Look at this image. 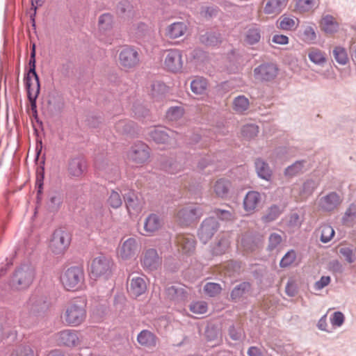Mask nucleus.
Wrapping results in <instances>:
<instances>
[{
	"label": "nucleus",
	"mask_w": 356,
	"mask_h": 356,
	"mask_svg": "<svg viewBox=\"0 0 356 356\" xmlns=\"http://www.w3.org/2000/svg\"><path fill=\"white\" fill-rule=\"evenodd\" d=\"M177 243L181 248L184 254H190L194 252L195 248V237L191 234L179 235L177 238Z\"/></svg>",
	"instance_id": "b1692460"
},
{
	"label": "nucleus",
	"mask_w": 356,
	"mask_h": 356,
	"mask_svg": "<svg viewBox=\"0 0 356 356\" xmlns=\"http://www.w3.org/2000/svg\"><path fill=\"white\" fill-rule=\"evenodd\" d=\"M85 274L82 268L72 266L68 268L61 275L60 281L67 291H76L84 282Z\"/></svg>",
	"instance_id": "f03ea898"
},
{
	"label": "nucleus",
	"mask_w": 356,
	"mask_h": 356,
	"mask_svg": "<svg viewBox=\"0 0 356 356\" xmlns=\"http://www.w3.org/2000/svg\"><path fill=\"white\" fill-rule=\"evenodd\" d=\"M143 267L149 271H152L159 266L161 261L157 251L150 248L145 251L141 261Z\"/></svg>",
	"instance_id": "6ab92c4d"
},
{
	"label": "nucleus",
	"mask_w": 356,
	"mask_h": 356,
	"mask_svg": "<svg viewBox=\"0 0 356 356\" xmlns=\"http://www.w3.org/2000/svg\"><path fill=\"white\" fill-rule=\"evenodd\" d=\"M165 293L168 299L175 302H183L187 298V292L184 286L180 284L168 286L165 289Z\"/></svg>",
	"instance_id": "4be33fe9"
},
{
	"label": "nucleus",
	"mask_w": 356,
	"mask_h": 356,
	"mask_svg": "<svg viewBox=\"0 0 356 356\" xmlns=\"http://www.w3.org/2000/svg\"><path fill=\"white\" fill-rule=\"evenodd\" d=\"M311 62L318 65H323L327 60L325 53L318 49H312L308 54Z\"/></svg>",
	"instance_id": "c03bdc74"
},
{
	"label": "nucleus",
	"mask_w": 356,
	"mask_h": 356,
	"mask_svg": "<svg viewBox=\"0 0 356 356\" xmlns=\"http://www.w3.org/2000/svg\"><path fill=\"white\" fill-rule=\"evenodd\" d=\"M147 285L143 278L140 277H133L131 280L129 291L136 297H138L145 292Z\"/></svg>",
	"instance_id": "2f4dec72"
},
{
	"label": "nucleus",
	"mask_w": 356,
	"mask_h": 356,
	"mask_svg": "<svg viewBox=\"0 0 356 356\" xmlns=\"http://www.w3.org/2000/svg\"><path fill=\"white\" fill-rule=\"evenodd\" d=\"M107 203L113 209L120 207L122 204V200L120 193L113 190L107 199Z\"/></svg>",
	"instance_id": "13d9d810"
},
{
	"label": "nucleus",
	"mask_w": 356,
	"mask_h": 356,
	"mask_svg": "<svg viewBox=\"0 0 356 356\" xmlns=\"http://www.w3.org/2000/svg\"><path fill=\"white\" fill-rule=\"evenodd\" d=\"M259 133V127L254 124H245L241 130L242 136L250 140L257 136Z\"/></svg>",
	"instance_id": "864d4df0"
},
{
	"label": "nucleus",
	"mask_w": 356,
	"mask_h": 356,
	"mask_svg": "<svg viewBox=\"0 0 356 356\" xmlns=\"http://www.w3.org/2000/svg\"><path fill=\"white\" fill-rule=\"evenodd\" d=\"M149 137L156 143H172L177 141L179 136L174 131L163 127H156L149 132Z\"/></svg>",
	"instance_id": "ddd939ff"
},
{
	"label": "nucleus",
	"mask_w": 356,
	"mask_h": 356,
	"mask_svg": "<svg viewBox=\"0 0 356 356\" xmlns=\"http://www.w3.org/2000/svg\"><path fill=\"white\" fill-rule=\"evenodd\" d=\"M161 168L170 174H176L181 171L183 167L181 164L176 161L170 159L162 162Z\"/></svg>",
	"instance_id": "8fccbe9b"
},
{
	"label": "nucleus",
	"mask_w": 356,
	"mask_h": 356,
	"mask_svg": "<svg viewBox=\"0 0 356 356\" xmlns=\"http://www.w3.org/2000/svg\"><path fill=\"white\" fill-rule=\"evenodd\" d=\"M124 203L129 215H137L143 209V200L140 195L130 191L124 196Z\"/></svg>",
	"instance_id": "2eb2a0df"
},
{
	"label": "nucleus",
	"mask_w": 356,
	"mask_h": 356,
	"mask_svg": "<svg viewBox=\"0 0 356 356\" xmlns=\"http://www.w3.org/2000/svg\"><path fill=\"white\" fill-rule=\"evenodd\" d=\"M87 170V162L84 157H72L67 163V172L72 178H81Z\"/></svg>",
	"instance_id": "9b49d317"
},
{
	"label": "nucleus",
	"mask_w": 356,
	"mask_h": 356,
	"mask_svg": "<svg viewBox=\"0 0 356 356\" xmlns=\"http://www.w3.org/2000/svg\"><path fill=\"white\" fill-rule=\"evenodd\" d=\"M261 38V27L257 23H252L246 26L244 40L249 45H254Z\"/></svg>",
	"instance_id": "412c9836"
},
{
	"label": "nucleus",
	"mask_w": 356,
	"mask_h": 356,
	"mask_svg": "<svg viewBox=\"0 0 356 356\" xmlns=\"http://www.w3.org/2000/svg\"><path fill=\"white\" fill-rule=\"evenodd\" d=\"M44 178V169L43 167H40L37 170L36 172V180H35V188L37 189L38 197L42 193L43 185Z\"/></svg>",
	"instance_id": "680f3d73"
},
{
	"label": "nucleus",
	"mask_w": 356,
	"mask_h": 356,
	"mask_svg": "<svg viewBox=\"0 0 356 356\" xmlns=\"http://www.w3.org/2000/svg\"><path fill=\"white\" fill-rule=\"evenodd\" d=\"M278 70V67L275 63H262L254 69V76L259 81L269 82L276 78Z\"/></svg>",
	"instance_id": "1a4fd4ad"
},
{
	"label": "nucleus",
	"mask_w": 356,
	"mask_h": 356,
	"mask_svg": "<svg viewBox=\"0 0 356 356\" xmlns=\"http://www.w3.org/2000/svg\"><path fill=\"white\" fill-rule=\"evenodd\" d=\"M318 183L313 179H308L304 182L302 187V193L305 195H310L318 187Z\"/></svg>",
	"instance_id": "338daca9"
},
{
	"label": "nucleus",
	"mask_w": 356,
	"mask_h": 356,
	"mask_svg": "<svg viewBox=\"0 0 356 356\" xmlns=\"http://www.w3.org/2000/svg\"><path fill=\"white\" fill-rule=\"evenodd\" d=\"M207 303L205 301H197L191 304L190 310L194 314H203L207 311Z\"/></svg>",
	"instance_id": "0e129e2a"
},
{
	"label": "nucleus",
	"mask_w": 356,
	"mask_h": 356,
	"mask_svg": "<svg viewBox=\"0 0 356 356\" xmlns=\"http://www.w3.org/2000/svg\"><path fill=\"white\" fill-rule=\"evenodd\" d=\"M339 29L338 23L331 15H326L323 17V29L327 33H333Z\"/></svg>",
	"instance_id": "37998d69"
},
{
	"label": "nucleus",
	"mask_w": 356,
	"mask_h": 356,
	"mask_svg": "<svg viewBox=\"0 0 356 356\" xmlns=\"http://www.w3.org/2000/svg\"><path fill=\"white\" fill-rule=\"evenodd\" d=\"M26 307L33 314H36L40 312H42L47 309L48 307L47 298L44 296L35 291L31 295L26 303Z\"/></svg>",
	"instance_id": "dca6fc26"
},
{
	"label": "nucleus",
	"mask_w": 356,
	"mask_h": 356,
	"mask_svg": "<svg viewBox=\"0 0 356 356\" xmlns=\"http://www.w3.org/2000/svg\"><path fill=\"white\" fill-rule=\"evenodd\" d=\"M251 289V285L248 282H243L236 285L231 291L230 297L234 302L238 301Z\"/></svg>",
	"instance_id": "473e14b6"
},
{
	"label": "nucleus",
	"mask_w": 356,
	"mask_h": 356,
	"mask_svg": "<svg viewBox=\"0 0 356 356\" xmlns=\"http://www.w3.org/2000/svg\"><path fill=\"white\" fill-rule=\"evenodd\" d=\"M282 236L277 233H271L268 237V250L272 251L276 249L282 243Z\"/></svg>",
	"instance_id": "69168bd1"
},
{
	"label": "nucleus",
	"mask_w": 356,
	"mask_h": 356,
	"mask_svg": "<svg viewBox=\"0 0 356 356\" xmlns=\"http://www.w3.org/2000/svg\"><path fill=\"white\" fill-rule=\"evenodd\" d=\"M208 87L207 79L202 76H197L191 82V90L195 95H203Z\"/></svg>",
	"instance_id": "c9c22d12"
},
{
	"label": "nucleus",
	"mask_w": 356,
	"mask_h": 356,
	"mask_svg": "<svg viewBox=\"0 0 356 356\" xmlns=\"http://www.w3.org/2000/svg\"><path fill=\"white\" fill-rule=\"evenodd\" d=\"M222 291V287L220 284L214 282H207L204 286V293L209 297H216L220 294Z\"/></svg>",
	"instance_id": "6e6d98bb"
},
{
	"label": "nucleus",
	"mask_w": 356,
	"mask_h": 356,
	"mask_svg": "<svg viewBox=\"0 0 356 356\" xmlns=\"http://www.w3.org/2000/svg\"><path fill=\"white\" fill-rule=\"evenodd\" d=\"M305 161L304 160L296 161L295 163L288 166L284 170V175L286 177H295L302 172Z\"/></svg>",
	"instance_id": "de8ad7c7"
},
{
	"label": "nucleus",
	"mask_w": 356,
	"mask_h": 356,
	"mask_svg": "<svg viewBox=\"0 0 356 356\" xmlns=\"http://www.w3.org/2000/svg\"><path fill=\"white\" fill-rule=\"evenodd\" d=\"M200 42L207 46H217L222 42L221 35L217 32H206L200 35Z\"/></svg>",
	"instance_id": "72a5a7b5"
},
{
	"label": "nucleus",
	"mask_w": 356,
	"mask_h": 356,
	"mask_svg": "<svg viewBox=\"0 0 356 356\" xmlns=\"http://www.w3.org/2000/svg\"><path fill=\"white\" fill-rule=\"evenodd\" d=\"M204 214V211L200 206H189L180 209L177 217L182 226H188L198 220Z\"/></svg>",
	"instance_id": "423d86ee"
},
{
	"label": "nucleus",
	"mask_w": 356,
	"mask_h": 356,
	"mask_svg": "<svg viewBox=\"0 0 356 356\" xmlns=\"http://www.w3.org/2000/svg\"><path fill=\"white\" fill-rule=\"evenodd\" d=\"M296 10L300 13L309 12L314 6V0H295Z\"/></svg>",
	"instance_id": "5fc2aeb1"
},
{
	"label": "nucleus",
	"mask_w": 356,
	"mask_h": 356,
	"mask_svg": "<svg viewBox=\"0 0 356 356\" xmlns=\"http://www.w3.org/2000/svg\"><path fill=\"white\" fill-rule=\"evenodd\" d=\"M187 31V25L184 22H175L168 25L165 35L170 39H177L183 36Z\"/></svg>",
	"instance_id": "5701e85b"
},
{
	"label": "nucleus",
	"mask_w": 356,
	"mask_h": 356,
	"mask_svg": "<svg viewBox=\"0 0 356 356\" xmlns=\"http://www.w3.org/2000/svg\"><path fill=\"white\" fill-rule=\"evenodd\" d=\"M335 60L340 65H346L348 61L347 51L345 48L337 46L333 50Z\"/></svg>",
	"instance_id": "603ef678"
},
{
	"label": "nucleus",
	"mask_w": 356,
	"mask_h": 356,
	"mask_svg": "<svg viewBox=\"0 0 356 356\" xmlns=\"http://www.w3.org/2000/svg\"><path fill=\"white\" fill-rule=\"evenodd\" d=\"M58 341L67 347H75L80 343L79 332L74 330H64L58 332Z\"/></svg>",
	"instance_id": "f3484780"
},
{
	"label": "nucleus",
	"mask_w": 356,
	"mask_h": 356,
	"mask_svg": "<svg viewBox=\"0 0 356 356\" xmlns=\"http://www.w3.org/2000/svg\"><path fill=\"white\" fill-rule=\"evenodd\" d=\"M29 70L24 76V83H29L33 84L32 83V78L34 79L35 84H40V80L39 76L35 71V44H33L31 55H30V59L29 62Z\"/></svg>",
	"instance_id": "393cba45"
},
{
	"label": "nucleus",
	"mask_w": 356,
	"mask_h": 356,
	"mask_svg": "<svg viewBox=\"0 0 356 356\" xmlns=\"http://www.w3.org/2000/svg\"><path fill=\"white\" fill-rule=\"evenodd\" d=\"M289 0H264V13L268 15L277 16L286 7Z\"/></svg>",
	"instance_id": "aec40b11"
},
{
	"label": "nucleus",
	"mask_w": 356,
	"mask_h": 356,
	"mask_svg": "<svg viewBox=\"0 0 356 356\" xmlns=\"http://www.w3.org/2000/svg\"><path fill=\"white\" fill-rule=\"evenodd\" d=\"M184 113V110L181 106H172L167 113L166 118L170 121H176L180 119Z\"/></svg>",
	"instance_id": "bf43d9fd"
},
{
	"label": "nucleus",
	"mask_w": 356,
	"mask_h": 356,
	"mask_svg": "<svg viewBox=\"0 0 356 356\" xmlns=\"http://www.w3.org/2000/svg\"><path fill=\"white\" fill-rule=\"evenodd\" d=\"M113 266V262L110 258L101 254L92 261L91 276L95 278L100 277L108 278L112 273Z\"/></svg>",
	"instance_id": "39448f33"
},
{
	"label": "nucleus",
	"mask_w": 356,
	"mask_h": 356,
	"mask_svg": "<svg viewBox=\"0 0 356 356\" xmlns=\"http://www.w3.org/2000/svg\"><path fill=\"white\" fill-rule=\"evenodd\" d=\"M282 211L279 206L274 204L272 205L268 211V213L264 216V218L266 222H271L276 220L281 214Z\"/></svg>",
	"instance_id": "e2e57ef3"
},
{
	"label": "nucleus",
	"mask_w": 356,
	"mask_h": 356,
	"mask_svg": "<svg viewBox=\"0 0 356 356\" xmlns=\"http://www.w3.org/2000/svg\"><path fill=\"white\" fill-rule=\"evenodd\" d=\"M261 200V194L255 191L247 193L243 200L244 209L248 212H252L257 208Z\"/></svg>",
	"instance_id": "cd10ccee"
},
{
	"label": "nucleus",
	"mask_w": 356,
	"mask_h": 356,
	"mask_svg": "<svg viewBox=\"0 0 356 356\" xmlns=\"http://www.w3.org/2000/svg\"><path fill=\"white\" fill-rule=\"evenodd\" d=\"M139 252V246L134 238H127L120 246L119 255L122 259L135 257Z\"/></svg>",
	"instance_id": "a211bd4d"
},
{
	"label": "nucleus",
	"mask_w": 356,
	"mask_h": 356,
	"mask_svg": "<svg viewBox=\"0 0 356 356\" xmlns=\"http://www.w3.org/2000/svg\"><path fill=\"white\" fill-rule=\"evenodd\" d=\"M297 255L294 250H289L282 258L280 262L281 268H287L290 266L296 259Z\"/></svg>",
	"instance_id": "052dcab7"
},
{
	"label": "nucleus",
	"mask_w": 356,
	"mask_h": 356,
	"mask_svg": "<svg viewBox=\"0 0 356 356\" xmlns=\"http://www.w3.org/2000/svg\"><path fill=\"white\" fill-rule=\"evenodd\" d=\"M95 211L86 219V227L90 229H93L101 222L103 216V207L100 202L95 205Z\"/></svg>",
	"instance_id": "c85d7f7f"
},
{
	"label": "nucleus",
	"mask_w": 356,
	"mask_h": 356,
	"mask_svg": "<svg viewBox=\"0 0 356 356\" xmlns=\"http://www.w3.org/2000/svg\"><path fill=\"white\" fill-rule=\"evenodd\" d=\"M70 243V234L61 228L57 229L51 236L49 248L54 254H63L69 248Z\"/></svg>",
	"instance_id": "20e7f679"
},
{
	"label": "nucleus",
	"mask_w": 356,
	"mask_h": 356,
	"mask_svg": "<svg viewBox=\"0 0 356 356\" xmlns=\"http://www.w3.org/2000/svg\"><path fill=\"white\" fill-rule=\"evenodd\" d=\"M256 172L259 177L270 181L272 177V171L269 165L261 159H256L254 162Z\"/></svg>",
	"instance_id": "7c9ffc66"
},
{
	"label": "nucleus",
	"mask_w": 356,
	"mask_h": 356,
	"mask_svg": "<svg viewBox=\"0 0 356 356\" xmlns=\"http://www.w3.org/2000/svg\"><path fill=\"white\" fill-rule=\"evenodd\" d=\"M164 65L165 68L172 72H179L183 66L181 51L170 49L165 51Z\"/></svg>",
	"instance_id": "9d476101"
},
{
	"label": "nucleus",
	"mask_w": 356,
	"mask_h": 356,
	"mask_svg": "<svg viewBox=\"0 0 356 356\" xmlns=\"http://www.w3.org/2000/svg\"><path fill=\"white\" fill-rule=\"evenodd\" d=\"M137 341L142 346L151 348L156 346L158 337L151 331L143 330L137 336Z\"/></svg>",
	"instance_id": "bb28decb"
},
{
	"label": "nucleus",
	"mask_w": 356,
	"mask_h": 356,
	"mask_svg": "<svg viewBox=\"0 0 356 356\" xmlns=\"http://www.w3.org/2000/svg\"><path fill=\"white\" fill-rule=\"evenodd\" d=\"M249 99L244 95H239L233 101V108L237 113H243L249 108Z\"/></svg>",
	"instance_id": "09e8293b"
},
{
	"label": "nucleus",
	"mask_w": 356,
	"mask_h": 356,
	"mask_svg": "<svg viewBox=\"0 0 356 356\" xmlns=\"http://www.w3.org/2000/svg\"><path fill=\"white\" fill-rule=\"evenodd\" d=\"M231 182L225 179H220L217 180L214 185V191L216 194L220 197H225L227 196Z\"/></svg>",
	"instance_id": "58836bf2"
},
{
	"label": "nucleus",
	"mask_w": 356,
	"mask_h": 356,
	"mask_svg": "<svg viewBox=\"0 0 356 356\" xmlns=\"http://www.w3.org/2000/svg\"><path fill=\"white\" fill-rule=\"evenodd\" d=\"M316 27L315 24H309L303 26L302 32L300 33V39L307 44H313L316 39Z\"/></svg>",
	"instance_id": "4c0bfd02"
},
{
	"label": "nucleus",
	"mask_w": 356,
	"mask_h": 356,
	"mask_svg": "<svg viewBox=\"0 0 356 356\" xmlns=\"http://www.w3.org/2000/svg\"><path fill=\"white\" fill-rule=\"evenodd\" d=\"M161 227V220L159 216L155 213L149 214L144 222V230L147 234H151L159 230Z\"/></svg>",
	"instance_id": "c756f323"
},
{
	"label": "nucleus",
	"mask_w": 356,
	"mask_h": 356,
	"mask_svg": "<svg viewBox=\"0 0 356 356\" xmlns=\"http://www.w3.org/2000/svg\"><path fill=\"white\" fill-rule=\"evenodd\" d=\"M117 13L122 17H134L133 6L127 0L121 1L117 6Z\"/></svg>",
	"instance_id": "79ce46f5"
},
{
	"label": "nucleus",
	"mask_w": 356,
	"mask_h": 356,
	"mask_svg": "<svg viewBox=\"0 0 356 356\" xmlns=\"http://www.w3.org/2000/svg\"><path fill=\"white\" fill-rule=\"evenodd\" d=\"M63 201V195L58 191H54L49 194L48 207L51 211H57Z\"/></svg>",
	"instance_id": "ea45409f"
},
{
	"label": "nucleus",
	"mask_w": 356,
	"mask_h": 356,
	"mask_svg": "<svg viewBox=\"0 0 356 356\" xmlns=\"http://www.w3.org/2000/svg\"><path fill=\"white\" fill-rule=\"evenodd\" d=\"M35 275V269L31 264H22L13 272L8 285L13 291L26 290L33 282Z\"/></svg>",
	"instance_id": "f257e3e1"
},
{
	"label": "nucleus",
	"mask_w": 356,
	"mask_h": 356,
	"mask_svg": "<svg viewBox=\"0 0 356 356\" xmlns=\"http://www.w3.org/2000/svg\"><path fill=\"white\" fill-rule=\"evenodd\" d=\"M147 31V25L143 22H140L136 26H133L131 33L134 34V38L138 40L143 38Z\"/></svg>",
	"instance_id": "4d7b16f0"
},
{
	"label": "nucleus",
	"mask_w": 356,
	"mask_h": 356,
	"mask_svg": "<svg viewBox=\"0 0 356 356\" xmlns=\"http://www.w3.org/2000/svg\"><path fill=\"white\" fill-rule=\"evenodd\" d=\"M318 232H320V240L324 243L329 242L335 234L333 227L328 224L321 225L318 229Z\"/></svg>",
	"instance_id": "a18cd8bd"
},
{
	"label": "nucleus",
	"mask_w": 356,
	"mask_h": 356,
	"mask_svg": "<svg viewBox=\"0 0 356 356\" xmlns=\"http://www.w3.org/2000/svg\"><path fill=\"white\" fill-rule=\"evenodd\" d=\"M150 152L149 147L144 143L138 141L131 146L127 153L129 160L137 165L144 163L149 158Z\"/></svg>",
	"instance_id": "6e6552de"
},
{
	"label": "nucleus",
	"mask_w": 356,
	"mask_h": 356,
	"mask_svg": "<svg viewBox=\"0 0 356 356\" xmlns=\"http://www.w3.org/2000/svg\"><path fill=\"white\" fill-rule=\"evenodd\" d=\"M113 17L110 13H104L99 18V30L106 31L111 29L113 26Z\"/></svg>",
	"instance_id": "3c124183"
},
{
	"label": "nucleus",
	"mask_w": 356,
	"mask_h": 356,
	"mask_svg": "<svg viewBox=\"0 0 356 356\" xmlns=\"http://www.w3.org/2000/svg\"><path fill=\"white\" fill-rule=\"evenodd\" d=\"M298 24L299 19L297 17L284 14L277 21L276 26L282 31H291L296 30Z\"/></svg>",
	"instance_id": "a878e982"
},
{
	"label": "nucleus",
	"mask_w": 356,
	"mask_h": 356,
	"mask_svg": "<svg viewBox=\"0 0 356 356\" xmlns=\"http://www.w3.org/2000/svg\"><path fill=\"white\" fill-rule=\"evenodd\" d=\"M119 59L121 65L127 69L136 67L140 60L137 50L129 46H126L122 49Z\"/></svg>",
	"instance_id": "f8f14e48"
},
{
	"label": "nucleus",
	"mask_w": 356,
	"mask_h": 356,
	"mask_svg": "<svg viewBox=\"0 0 356 356\" xmlns=\"http://www.w3.org/2000/svg\"><path fill=\"white\" fill-rule=\"evenodd\" d=\"M298 288L295 279L291 277L288 280L285 286V293L289 297H294L298 293Z\"/></svg>",
	"instance_id": "774afa93"
},
{
	"label": "nucleus",
	"mask_w": 356,
	"mask_h": 356,
	"mask_svg": "<svg viewBox=\"0 0 356 356\" xmlns=\"http://www.w3.org/2000/svg\"><path fill=\"white\" fill-rule=\"evenodd\" d=\"M115 128L122 134L134 135L136 133V124L130 120H120L115 124Z\"/></svg>",
	"instance_id": "e433bc0d"
},
{
	"label": "nucleus",
	"mask_w": 356,
	"mask_h": 356,
	"mask_svg": "<svg viewBox=\"0 0 356 356\" xmlns=\"http://www.w3.org/2000/svg\"><path fill=\"white\" fill-rule=\"evenodd\" d=\"M342 200L337 192H330L318 200V208L325 212H331L337 209Z\"/></svg>",
	"instance_id": "4468645a"
},
{
	"label": "nucleus",
	"mask_w": 356,
	"mask_h": 356,
	"mask_svg": "<svg viewBox=\"0 0 356 356\" xmlns=\"http://www.w3.org/2000/svg\"><path fill=\"white\" fill-rule=\"evenodd\" d=\"M27 90L29 100L31 103V108L33 112L37 113L36 99L40 93V84H25Z\"/></svg>",
	"instance_id": "f704fd0d"
},
{
	"label": "nucleus",
	"mask_w": 356,
	"mask_h": 356,
	"mask_svg": "<svg viewBox=\"0 0 356 356\" xmlns=\"http://www.w3.org/2000/svg\"><path fill=\"white\" fill-rule=\"evenodd\" d=\"M64 317L68 325H81L86 317V311L83 303L78 300L71 302L66 307Z\"/></svg>",
	"instance_id": "7ed1b4c3"
},
{
	"label": "nucleus",
	"mask_w": 356,
	"mask_h": 356,
	"mask_svg": "<svg viewBox=\"0 0 356 356\" xmlns=\"http://www.w3.org/2000/svg\"><path fill=\"white\" fill-rule=\"evenodd\" d=\"M8 356H37L29 345L21 344L13 348Z\"/></svg>",
	"instance_id": "49530a36"
},
{
	"label": "nucleus",
	"mask_w": 356,
	"mask_h": 356,
	"mask_svg": "<svg viewBox=\"0 0 356 356\" xmlns=\"http://www.w3.org/2000/svg\"><path fill=\"white\" fill-rule=\"evenodd\" d=\"M219 222L214 217L205 218L198 229V237L202 243L206 244L217 232Z\"/></svg>",
	"instance_id": "0eeeda50"
},
{
	"label": "nucleus",
	"mask_w": 356,
	"mask_h": 356,
	"mask_svg": "<svg viewBox=\"0 0 356 356\" xmlns=\"http://www.w3.org/2000/svg\"><path fill=\"white\" fill-rule=\"evenodd\" d=\"M230 242L226 237H221L211 248V253L213 255H221L226 252Z\"/></svg>",
	"instance_id": "a19ab883"
}]
</instances>
